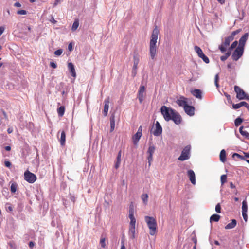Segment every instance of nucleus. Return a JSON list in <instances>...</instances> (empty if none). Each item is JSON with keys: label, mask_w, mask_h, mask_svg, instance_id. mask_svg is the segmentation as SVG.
Returning a JSON list of instances; mask_svg holds the SVG:
<instances>
[{"label": "nucleus", "mask_w": 249, "mask_h": 249, "mask_svg": "<svg viewBox=\"0 0 249 249\" xmlns=\"http://www.w3.org/2000/svg\"><path fill=\"white\" fill-rule=\"evenodd\" d=\"M65 110V107L63 106H61L57 108V113L60 117H62L64 115V112Z\"/></svg>", "instance_id": "28"}, {"label": "nucleus", "mask_w": 249, "mask_h": 249, "mask_svg": "<svg viewBox=\"0 0 249 249\" xmlns=\"http://www.w3.org/2000/svg\"><path fill=\"white\" fill-rule=\"evenodd\" d=\"M79 23L78 19H75L74 21L73 24L72 25L71 30L72 31H75V30H76V29H77V28L79 26Z\"/></svg>", "instance_id": "33"}, {"label": "nucleus", "mask_w": 249, "mask_h": 249, "mask_svg": "<svg viewBox=\"0 0 249 249\" xmlns=\"http://www.w3.org/2000/svg\"><path fill=\"white\" fill-rule=\"evenodd\" d=\"M109 104V98L108 97L104 101V109L103 110V114L104 116H106L107 115Z\"/></svg>", "instance_id": "15"}, {"label": "nucleus", "mask_w": 249, "mask_h": 249, "mask_svg": "<svg viewBox=\"0 0 249 249\" xmlns=\"http://www.w3.org/2000/svg\"><path fill=\"white\" fill-rule=\"evenodd\" d=\"M35 245V243L32 241H31L29 242L28 245L30 249H32Z\"/></svg>", "instance_id": "61"}, {"label": "nucleus", "mask_w": 249, "mask_h": 249, "mask_svg": "<svg viewBox=\"0 0 249 249\" xmlns=\"http://www.w3.org/2000/svg\"><path fill=\"white\" fill-rule=\"evenodd\" d=\"M231 54V52L227 51L224 55L220 57V60L222 61H225Z\"/></svg>", "instance_id": "35"}, {"label": "nucleus", "mask_w": 249, "mask_h": 249, "mask_svg": "<svg viewBox=\"0 0 249 249\" xmlns=\"http://www.w3.org/2000/svg\"><path fill=\"white\" fill-rule=\"evenodd\" d=\"M62 53H63V49H58V50L55 51L54 53L56 56H60L62 54Z\"/></svg>", "instance_id": "48"}, {"label": "nucleus", "mask_w": 249, "mask_h": 249, "mask_svg": "<svg viewBox=\"0 0 249 249\" xmlns=\"http://www.w3.org/2000/svg\"><path fill=\"white\" fill-rule=\"evenodd\" d=\"M66 142V133L63 130L61 133V136L60 139V143L61 146H63L65 144Z\"/></svg>", "instance_id": "24"}, {"label": "nucleus", "mask_w": 249, "mask_h": 249, "mask_svg": "<svg viewBox=\"0 0 249 249\" xmlns=\"http://www.w3.org/2000/svg\"><path fill=\"white\" fill-rule=\"evenodd\" d=\"M68 49L70 52H71L73 50V44L72 42H71L69 44L68 46Z\"/></svg>", "instance_id": "62"}, {"label": "nucleus", "mask_w": 249, "mask_h": 249, "mask_svg": "<svg viewBox=\"0 0 249 249\" xmlns=\"http://www.w3.org/2000/svg\"><path fill=\"white\" fill-rule=\"evenodd\" d=\"M140 61L139 55L138 54L134 53L133 55V65L138 66Z\"/></svg>", "instance_id": "30"}, {"label": "nucleus", "mask_w": 249, "mask_h": 249, "mask_svg": "<svg viewBox=\"0 0 249 249\" xmlns=\"http://www.w3.org/2000/svg\"><path fill=\"white\" fill-rule=\"evenodd\" d=\"M145 221L150 230L149 234L152 236L154 235L157 232V224L156 219L152 216H145Z\"/></svg>", "instance_id": "2"}, {"label": "nucleus", "mask_w": 249, "mask_h": 249, "mask_svg": "<svg viewBox=\"0 0 249 249\" xmlns=\"http://www.w3.org/2000/svg\"><path fill=\"white\" fill-rule=\"evenodd\" d=\"M171 114L172 116H171V120H172L176 124L178 125L182 121V118L179 113L177 112L175 110H172Z\"/></svg>", "instance_id": "9"}, {"label": "nucleus", "mask_w": 249, "mask_h": 249, "mask_svg": "<svg viewBox=\"0 0 249 249\" xmlns=\"http://www.w3.org/2000/svg\"><path fill=\"white\" fill-rule=\"evenodd\" d=\"M234 91L236 93V98L239 100H245L248 96V94L238 86H234Z\"/></svg>", "instance_id": "8"}, {"label": "nucleus", "mask_w": 249, "mask_h": 249, "mask_svg": "<svg viewBox=\"0 0 249 249\" xmlns=\"http://www.w3.org/2000/svg\"><path fill=\"white\" fill-rule=\"evenodd\" d=\"M243 122V119H242L240 117H238L237 118L235 119L234 120V124L237 127L239 126L241 123Z\"/></svg>", "instance_id": "34"}, {"label": "nucleus", "mask_w": 249, "mask_h": 249, "mask_svg": "<svg viewBox=\"0 0 249 249\" xmlns=\"http://www.w3.org/2000/svg\"><path fill=\"white\" fill-rule=\"evenodd\" d=\"M187 175L189 177L191 182L193 184H196V176L193 170L190 169L187 171Z\"/></svg>", "instance_id": "16"}, {"label": "nucleus", "mask_w": 249, "mask_h": 249, "mask_svg": "<svg viewBox=\"0 0 249 249\" xmlns=\"http://www.w3.org/2000/svg\"><path fill=\"white\" fill-rule=\"evenodd\" d=\"M237 224V221L233 219L231 220V222L226 225L225 227V229H231L235 227Z\"/></svg>", "instance_id": "22"}, {"label": "nucleus", "mask_w": 249, "mask_h": 249, "mask_svg": "<svg viewBox=\"0 0 249 249\" xmlns=\"http://www.w3.org/2000/svg\"><path fill=\"white\" fill-rule=\"evenodd\" d=\"M2 195L5 196H7L9 195V192L7 188H4L2 191Z\"/></svg>", "instance_id": "52"}, {"label": "nucleus", "mask_w": 249, "mask_h": 249, "mask_svg": "<svg viewBox=\"0 0 249 249\" xmlns=\"http://www.w3.org/2000/svg\"><path fill=\"white\" fill-rule=\"evenodd\" d=\"M172 110L174 109L172 108L168 107L164 105L161 106L160 108V112L165 121H169L171 120V116H172L171 114Z\"/></svg>", "instance_id": "4"}, {"label": "nucleus", "mask_w": 249, "mask_h": 249, "mask_svg": "<svg viewBox=\"0 0 249 249\" xmlns=\"http://www.w3.org/2000/svg\"><path fill=\"white\" fill-rule=\"evenodd\" d=\"M159 34V31L156 26L153 29L150 40L149 44V54L150 58L152 60H154L157 53V46L156 43L158 39V36Z\"/></svg>", "instance_id": "1"}, {"label": "nucleus", "mask_w": 249, "mask_h": 249, "mask_svg": "<svg viewBox=\"0 0 249 249\" xmlns=\"http://www.w3.org/2000/svg\"><path fill=\"white\" fill-rule=\"evenodd\" d=\"M248 33H246L244 35H243L242 37L239 39V45L238 46H240L244 48V46L248 38Z\"/></svg>", "instance_id": "14"}, {"label": "nucleus", "mask_w": 249, "mask_h": 249, "mask_svg": "<svg viewBox=\"0 0 249 249\" xmlns=\"http://www.w3.org/2000/svg\"><path fill=\"white\" fill-rule=\"evenodd\" d=\"M237 44H238L237 41H234L232 43L231 45L230 46L228 51H230V52H231V51L232 50H233L234 48H235L236 47V46H237Z\"/></svg>", "instance_id": "38"}, {"label": "nucleus", "mask_w": 249, "mask_h": 249, "mask_svg": "<svg viewBox=\"0 0 249 249\" xmlns=\"http://www.w3.org/2000/svg\"><path fill=\"white\" fill-rule=\"evenodd\" d=\"M5 208H6L7 211L12 212V211H13L12 205L10 203H7L6 204Z\"/></svg>", "instance_id": "41"}, {"label": "nucleus", "mask_w": 249, "mask_h": 249, "mask_svg": "<svg viewBox=\"0 0 249 249\" xmlns=\"http://www.w3.org/2000/svg\"><path fill=\"white\" fill-rule=\"evenodd\" d=\"M227 178V176L225 174L222 175L221 176V183L222 185L224 184L226 182Z\"/></svg>", "instance_id": "43"}, {"label": "nucleus", "mask_w": 249, "mask_h": 249, "mask_svg": "<svg viewBox=\"0 0 249 249\" xmlns=\"http://www.w3.org/2000/svg\"><path fill=\"white\" fill-rule=\"evenodd\" d=\"M235 157L238 158L239 159H241V160H246V159L245 158V157H243V156L240 155L239 154L237 153H234L232 155V157L234 158Z\"/></svg>", "instance_id": "40"}, {"label": "nucleus", "mask_w": 249, "mask_h": 249, "mask_svg": "<svg viewBox=\"0 0 249 249\" xmlns=\"http://www.w3.org/2000/svg\"><path fill=\"white\" fill-rule=\"evenodd\" d=\"M115 113H112L110 117V126H115Z\"/></svg>", "instance_id": "36"}, {"label": "nucleus", "mask_w": 249, "mask_h": 249, "mask_svg": "<svg viewBox=\"0 0 249 249\" xmlns=\"http://www.w3.org/2000/svg\"><path fill=\"white\" fill-rule=\"evenodd\" d=\"M121 161L120 160H116L115 163L114 167L116 169H118L120 165Z\"/></svg>", "instance_id": "63"}, {"label": "nucleus", "mask_w": 249, "mask_h": 249, "mask_svg": "<svg viewBox=\"0 0 249 249\" xmlns=\"http://www.w3.org/2000/svg\"><path fill=\"white\" fill-rule=\"evenodd\" d=\"M50 66L53 69H55L57 68V64L55 62L53 61L50 62Z\"/></svg>", "instance_id": "55"}, {"label": "nucleus", "mask_w": 249, "mask_h": 249, "mask_svg": "<svg viewBox=\"0 0 249 249\" xmlns=\"http://www.w3.org/2000/svg\"><path fill=\"white\" fill-rule=\"evenodd\" d=\"M17 14L18 15H26L27 14V11L25 10H19L17 11Z\"/></svg>", "instance_id": "53"}, {"label": "nucleus", "mask_w": 249, "mask_h": 249, "mask_svg": "<svg viewBox=\"0 0 249 249\" xmlns=\"http://www.w3.org/2000/svg\"><path fill=\"white\" fill-rule=\"evenodd\" d=\"M194 50L198 57L201 58L205 63L208 64L210 62L209 58L203 53L202 50L199 46H195Z\"/></svg>", "instance_id": "7"}, {"label": "nucleus", "mask_w": 249, "mask_h": 249, "mask_svg": "<svg viewBox=\"0 0 249 249\" xmlns=\"http://www.w3.org/2000/svg\"><path fill=\"white\" fill-rule=\"evenodd\" d=\"M155 150V146L154 145H150L148 147L147 150V153L148 154V156L147 157V160L149 163V165H150L151 162L153 160V154L154 153Z\"/></svg>", "instance_id": "12"}, {"label": "nucleus", "mask_w": 249, "mask_h": 249, "mask_svg": "<svg viewBox=\"0 0 249 249\" xmlns=\"http://www.w3.org/2000/svg\"><path fill=\"white\" fill-rule=\"evenodd\" d=\"M128 233L130 239H134L136 237L135 227H129Z\"/></svg>", "instance_id": "21"}, {"label": "nucleus", "mask_w": 249, "mask_h": 249, "mask_svg": "<svg viewBox=\"0 0 249 249\" xmlns=\"http://www.w3.org/2000/svg\"><path fill=\"white\" fill-rule=\"evenodd\" d=\"M244 50V48L237 46L232 54V59L235 61H237L243 55Z\"/></svg>", "instance_id": "6"}, {"label": "nucleus", "mask_w": 249, "mask_h": 249, "mask_svg": "<svg viewBox=\"0 0 249 249\" xmlns=\"http://www.w3.org/2000/svg\"><path fill=\"white\" fill-rule=\"evenodd\" d=\"M234 39L233 37L231 35L226 37L225 39V41L223 42V44L225 46H228L230 45V42Z\"/></svg>", "instance_id": "26"}, {"label": "nucleus", "mask_w": 249, "mask_h": 249, "mask_svg": "<svg viewBox=\"0 0 249 249\" xmlns=\"http://www.w3.org/2000/svg\"><path fill=\"white\" fill-rule=\"evenodd\" d=\"M142 136V133H139V132H136V133L135 134L132 136V141H133L134 144L136 145L138 144Z\"/></svg>", "instance_id": "20"}, {"label": "nucleus", "mask_w": 249, "mask_h": 249, "mask_svg": "<svg viewBox=\"0 0 249 249\" xmlns=\"http://www.w3.org/2000/svg\"><path fill=\"white\" fill-rule=\"evenodd\" d=\"M242 216L243 217L244 220L245 222H247L248 220V214L247 213H242Z\"/></svg>", "instance_id": "59"}, {"label": "nucleus", "mask_w": 249, "mask_h": 249, "mask_svg": "<svg viewBox=\"0 0 249 249\" xmlns=\"http://www.w3.org/2000/svg\"><path fill=\"white\" fill-rule=\"evenodd\" d=\"M148 197V196L147 194H144L142 195V198L144 203H147Z\"/></svg>", "instance_id": "49"}, {"label": "nucleus", "mask_w": 249, "mask_h": 249, "mask_svg": "<svg viewBox=\"0 0 249 249\" xmlns=\"http://www.w3.org/2000/svg\"><path fill=\"white\" fill-rule=\"evenodd\" d=\"M116 160L121 161V151L120 150L117 154V156L116 158Z\"/></svg>", "instance_id": "60"}, {"label": "nucleus", "mask_w": 249, "mask_h": 249, "mask_svg": "<svg viewBox=\"0 0 249 249\" xmlns=\"http://www.w3.org/2000/svg\"><path fill=\"white\" fill-rule=\"evenodd\" d=\"M162 128L158 121H156L155 123V127L153 131V134L155 136H159L162 134Z\"/></svg>", "instance_id": "11"}, {"label": "nucleus", "mask_w": 249, "mask_h": 249, "mask_svg": "<svg viewBox=\"0 0 249 249\" xmlns=\"http://www.w3.org/2000/svg\"><path fill=\"white\" fill-rule=\"evenodd\" d=\"M215 211L217 213H221V208L220 203H217L215 206Z\"/></svg>", "instance_id": "50"}, {"label": "nucleus", "mask_w": 249, "mask_h": 249, "mask_svg": "<svg viewBox=\"0 0 249 249\" xmlns=\"http://www.w3.org/2000/svg\"><path fill=\"white\" fill-rule=\"evenodd\" d=\"M134 205L132 202L130 203L129 207V216H134Z\"/></svg>", "instance_id": "31"}, {"label": "nucleus", "mask_w": 249, "mask_h": 249, "mask_svg": "<svg viewBox=\"0 0 249 249\" xmlns=\"http://www.w3.org/2000/svg\"><path fill=\"white\" fill-rule=\"evenodd\" d=\"M130 219V222L129 224V227H135V224H136V219L134 216H129V217Z\"/></svg>", "instance_id": "37"}, {"label": "nucleus", "mask_w": 249, "mask_h": 249, "mask_svg": "<svg viewBox=\"0 0 249 249\" xmlns=\"http://www.w3.org/2000/svg\"><path fill=\"white\" fill-rule=\"evenodd\" d=\"M241 31V29H237L233 32H232L231 33V36H232V37H233V38H234V36L238 34L239 33H240V32Z\"/></svg>", "instance_id": "51"}, {"label": "nucleus", "mask_w": 249, "mask_h": 249, "mask_svg": "<svg viewBox=\"0 0 249 249\" xmlns=\"http://www.w3.org/2000/svg\"><path fill=\"white\" fill-rule=\"evenodd\" d=\"M219 80V77L218 74L217 73L215 75V77H214V84H215V86L216 87L217 89L219 88V85L218 83Z\"/></svg>", "instance_id": "39"}, {"label": "nucleus", "mask_w": 249, "mask_h": 249, "mask_svg": "<svg viewBox=\"0 0 249 249\" xmlns=\"http://www.w3.org/2000/svg\"><path fill=\"white\" fill-rule=\"evenodd\" d=\"M176 103L179 107H185L186 105H188L187 98L183 96H180L178 99L176 101Z\"/></svg>", "instance_id": "17"}, {"label": "nucleus", "mask_w": 249, "mask_h": 249, "mask_svg": "<svg viewBox=\"0 0 249 249\" xmlns=\"http://www.w3.org/2000/svg\"><path fill=\"white\" fill-rule=\"evenodd\" d=\"M68 68L71 75L75 78L76 76V73L74 64L71 62H69L68 63Z\"/></svg>", "instance_id": "18"}, {"label": "nucleus", "mask_w": 249, "mask_h": 249, "mask_svg": "<svg viewBox=\"0 0 249 249\" xmlns=\"http://www.w3.org/2000/svg\"><path fill=\"white\" fill-rule=\"evenodd\" d=\"M241 107V106L240 105V103L237 104H232V108L234 109H237Z\"/></svg>", "instance_id": "54"}, {"label": "nucleus", "mask_w": 249, "mask_h": 249, "mask_svg": "<svg viewBox=\"0 0 249 249\" xmlns=\"http://www.w3.org/2000/svg\"><path fill=\"white\" fill-rule=\"evenodd\" d=\"M70 199L73 203H74L76 200V197L73 196H71L70 197Z\"/></svg>", "instance_id": "64"}, {"label": "nucleus", "mask_w": 249, "mask_h": 249, "mask_svg": "<svg viewBox=\"0 0 249 249\" xmlns=\"http://www.w3.org/2000/svg\"><path fill=\"white\" fill-rule=\"evenodd\" d=\"M145 90V86L143 85L140 86L138 92L137 98H138L139 102L141 104H142L144 100Z\"/></svg>", "instance_id": "10"}, {"label": "nucleus", "mask_w": 249, "mask_h": 249, "mask_svg": "<svg viewBox=\"0 0 249 249\" xmlns=\"http://www.w3.org/2000/svg\"><path fill=\"white\" fill-rule=\"evenodd\" d=\"M195 107L193 106L186 105L185 107H184V110L185 112L189 116H192L195 114Z\"/></svg>", "instance_id": "13"}, {"label": "nucleus", "mask_w": 249, "mask_h": 249, "mask_svg": "<svg viewBox=\"0 0 249 249\" xmlns=\"http://www.w3.org/2000/svg\"><path fill=\"white\" fill-rule=\"evenodd\" d=\"M105 241H106V239L105 237H102L101 239H100V244L101 246V247L103 248H105L106 247V243H105Z\"/></svg>", "instance_id": "45"}, {"label": "nucleus", "mask_w": 249, "mask_h": 249, "mask_svg": "<svg viewBox=\"0 0 249 249\" xmlns=\"http://www.w3.org/2000/svg\"><path fill=\"white\" fill-rule=\"evenodd\" d=\"M219 157H220V160L222 162L224 163L226 161V152L225 150L222 149L220 151Z\"/></svg>", "instance_id": "23"}, {"label": "nucleus", "mask_w": 249, "mask_h": 249, "mask_svg": "<svg viewBox=\"0 0 249 249\" xmlns=\"http://www.w3.org/2000/svg\"><path fill=\"white\" fill-rule=\"evenodd\" d=\"M4 165L8 168H10V167L12 165V164L10 161L6 160V161H5V162H4Z\"/></svg>", "instance_id": "56"}, {"label": "nucleus", "mask_w": 249, "mask_h": 249, "mask_svg": "<svg viewBox=\"0 0 249 249\" xmlns=\"http://www.w3.org/2000/svg\"><path fill=\"white\" fill-rule=\"evenodd\" d=\"M18 189V184L16 182H13L11 183L10 186V191L11 193H15Z\"/></svg>", "instance_id": "32"}, {"label": "nucleus", "mask_w": 249, "mask_h": 249, "mask_svg": "<svg viewBox=\"0 0 249 249\" xmlns=\"http://www.w3.org/2000/svg\"><path fill=\"white\" fill-rule=\"evenodd\" d=\"M220 218V216L218 214H213L210 218V222H218Z\"/></svg>", "instance_id": "25"}, {"label": "nucleus", "mask_w": 249, "mask_h": 249, "mask_svg": "<svg viewBox=\"0 0 249 249\" xmlns=\"http://www.w3.org/2000/svg\"><path fill=\"white\" fill-rule=\"evenodd\" d=\"M24 178L28 183L32 184L36 181V176L35 174L27 170L24 173Z\"/></svg>", "instance_id": "5"}, {"label": "nucleus", "mask_w": 249, "mask_h": 249, "mask_svg": "<svg viewBox=\"0 0 249 249\" xmlns=\"http://www.w3.org/2000/svg\"><path fill=\"white\" fill-rule=\"evenodd\" d=\"M226 46H225L223 44V43L219 46L218 48L221 52V53H224L227 50Z\"/></svg>", "instance_id": "42"}, {"label": "nucleus", "mask_w": 249, "mask_h": 249, "mask_svg": "<svg viewBox=\"0 0 249 249\" xmlns=\"http://www.w3.org/2000/svg\"><path fill=\"white\" fill-rule=\"evenodd\" d=\"M34 127V124L32 122H29L27 124V127L30 131H33Z\"/></svg>", "instance_id": "47"}, {"label": "nucleus", "mask_w": 249, "mask_h": 249, "mask_svg": "<svg viewBox=\"0 0 249 249\" xmlns=\"http://www.w3.org/2000/svg\"><path fill=\"white\" fill-rule=\"evenodd\" d=\"M121 248L120 249H126V248L124 245V239H121Z\"/></svg>", "instance_id": "58"}, {"label": "nucleus", "mask_w": 249, "mask_h": 249, "mask_svg": "<svg viewBox=\"0 0 249 249\" xmlns=\"http://www.w3.org/2000/svg\"><path fill=\"white\" fill-rule=\"evenodd\" d=\"M248 212V204L246 200H244L242 202V212L247 213Z\"/></svg>", "instance_id": "29"}, {"label": "nucleus", "mask_w": 249, "mask_h": 249, "mask_svg": "<svg viewBox=\"0 0 249 249\" xmlns=\"http://www.w3.org/2000/svg\"><path fill=\"white\" fill-rule=\"evenodd\" d=\"M52 218H53V220L51 223V226L53 227H55L56 225V224H57V221H55L54 217H53Z\"/></svg>", "instance_id": "57"}, {"label": "nucleus", "mask_w": 249, "mask_h": 249, "mask_svg": "<svg viewBox=\"0 0 249 249\" xmlns=\"http://www.w3.org/2000/svg\"><path fill=\"white\" fill-rule=\"evenodd\" d=\"M23 208V205L22 203H18L17 206V210L18 212H20L22 211Z\"/></svg>", "instance_id": "46"}, {"label": "nucleus", "mask_w": 249, "mask_h": 249, "mask_svg": "<svg viewBox=\"0 0 249 249\" xmlns=\"http://www.w3.org/2000/svg\"><path fill=\"white\" fill-rule=\"evenodd\" d=\"M244 128L243 126H241L239 128V131L241 135L245 137L247 139L249 138V133L246 131L243 130Z\"/></svg>", "instance_id": "27"}, {"label": "nucleus", "mask_w": 249, "mask_h": 249, "mask_svg": "<svg viewBox=\"0 0 249 249\" xmlns=\"http://www.w3.org/2000/svg\"><path fill=\"white\" fill-rule=\"evenodd\" d=\"M191 93L193 96L197 98L202 99V92L200 89H195L191 91Z\"/></svg>", "instance_id": "19"}, {"label": "nucleus", "mask_w": 249, "mask_h": 249, "mask_svg": "<svg viewBox=\"0 0 249 249\" xmlns=\"http://www.w3.org/2000/svg\"><path fill=\"white\" fill-rule=\"evenodd\" d=\"M191 146L190 145H187L183 149L181 154L178 158L180 161H184L188 160L190 158Z\"/></svg>", "instance_id": "3"}, {"label": "nucleus", "mask_w": 249, "mask_h": 249, "mask_svg": "<svg viewBox=\"0 0 249 249\" xmlns=\"http://www.w3.org/2000/svg\"><path fill=\"white\" fill-rule=\"evenodd\" d=\"M138 66L136 65L135 68V65H133L132 71V76L134 77L137 74V70Z\"/></svg>", "instance_id": "44"}]
</instances>
